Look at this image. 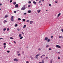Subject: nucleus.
<instances>
[{"label":"nucleus","mask_w":63,"mask_h":63,"mask_svg":"<svg viewBox=\"0 0 63 63\" xmlns=\"http://www.w3.org/2000/svg\"><path fill=\"white\" fill-rule=\"evenodd\" d=\"M56 47H58V48H61L60 46L58 45H56Z\"/></svg>","instance_id":"f257e3e1"},{"label":"nucleus","mask_w":63,"mask_h":63,"mask_svg":"<svg viewBox=\"0 0 63 63\" xmlns=\"http://www.w3.org/2000/svg\"><path fill=\"white\" fill-rule=\"evenodd\" d=\"M26 9L25 7H22L21 9V10L23 11L24 10Z\"/></svg>","instance_id":"f03ea898"},{"label":"nucleus","mask_w":63,"mask_h":63,"mask_svg":"<svg viewBox=\"0 0 63 63\" xmlns=\"http://www.w3.org/2000/svg\"><path fill=\"white\" fill-rule=\"evenodd\" d=\"M14 61H18V60L17 59L15 58L14 60Z\"/></svg>","instance_id":"7ed1b4c3"},{"label":"nucleus","mask_w":63,"mask_h":63,"mask_svg":"<svg viewBox=\"0 0 63 63\" xmlns=\"http://www.w3.org/2000/svg\"><path fill=\"white\" fill-rule=\"evenodd\" d=\"M41 11L40 10H37V12H38V13H39Z\"/></svg>","instance_id":"20e7f679"},{"label":"nucleus","mask_w":63,"mask_h":63,"mask_svg":"<svg viewBox=\"0 0 63 63\" xmlns=\"http://www.w3.org/2000/svg\"><path fill=\"white\" fill-rule=\"evenodd\" d=\"M47 40H48V38L47 37H45V41H47Z\"/></svg>","instance_id":"39448f33"},{"label":"nucleus","mask_w":63,"mask_h":63,"mask_svg":"<svg viewBox=\"0 0 63 63\" xmlns=\"http://www.w3.org/2000/svg\"><path fill=\"white\" fill-rule=\"evenodd\" d=\"M18 4H16V5H15V7H18Z\"/></svg>","instance_id":"423d86ee"},{"label":"nucleus","mask_w":63,"mask_h":63,"mask_svg":"<svg viewBox=\"0 0 63 63\" xmlns=\"http://www.w3.org/2000/svg\"><path fill=\"white\" fill-rule=\"evenodd\" d=\"M33 3H34V4H35V5H36V4H37V3H36V2L35 1H34L33 2Z\"/></svg>","instance_id":"0eeeda50"},{"label":"nucleus","mask_w":63,"mask_h":63,"mask_svg":"<svg viewBox=\"0 0 63 63\" xmlns=\"http://www.w3.org/2000/svg\"><path fill=\"white\" fill-rule=\"evenodd\" d=\"M60 15H61V13H59V14H58V16H57L58 17H59V16H60Z\"/></svg>","instance_id":"6e6552de"},{"label":"nucleus","mask_w":63,"mask_h":63,"mask_svg":"<svg viewBox=\"0 0 63 63\" xmlns=\"http://www.w3.org/2000/svg\"><path fill=\"white\" fill-rule=\"evenodd\" d=\"M32 23H33V21H31L30 22V24H32Z\"/></svg>","instance_id":"1a4fd4ad"},{"label":"nucleus","mask_w":63,"mask_h":63,"mask_svg":"<svg viewBox=\"0 0 63 63\" xmlns=\"http://www.w3.org/2000/svg\"><path fill=\"white\" fill-rule=\"evenodd\" d=\"M19 36L20 38L21 37V35L20 34H19Z\"/></svg>","instance_id":"9d476101"},{"label":"nucleus","mask_w":63,"mask_h":63,"mask_svg":"<svg viewBox=\"0 0 63 63\" xmlns=\"http://www.w3.org/2000/svg\"><path fill=\"white\" fill-rule=\"evenodd\" d=\"M13 4H14V5H16V2H14L13 3Z\"/></svg>","instance_id":"9b49d317"},{"label":"nucleus","mask_w":63,"mask_h":63,"mask_svg":"<svg viewBox=\"0 0 63 63\" xmlns=\"http://www.w3.org/2000/svg\"><path fill=\"white\" fill-rule=\"evenodd\" d=\"M26 25H24V26L23 27V28H25V27H26Z\"/></svg>","instance_id":"f8f14e48"},{"label":"nucleus","mask_w":63,"mask_h":63,"mask_svg":"<svg viewBox=\"0 0 63 63\" xmlns=\"http://www.w3.org/2000/svg\"><path fill=\"white\" fill-rule=\"evenodd\" d=\"M18 20H21V19L20 18H19L18 19Z\"/></svg>","instance_id":"ddd939ff"},{"label":"nucleus","mask_w":63,"mask_h":63,"mask_svg":"<svg viewBox=\"0 0 63 63\" xmlns=\"http://www.w3.org/2000/svg\"><path fill=\"white\" fill-rule=\"evenodd\" d=\"M28 12L29 13H31V11L29 10L28 11Z\"/></svg>","instance_id":"4468645a"},{"label":"nucleus","mask_w":63,"mask_h":63,"mask_svg":"<svg viewBox=\"0 0 63 63\" xmlns=\"http://www.w3.org/2000/svg\"><path fill=\"white\" fill-rule=\"evenodd\" d=\"M23 21H25V19H22Z\"/></svg>","instance_id":"2eb2a0df"},{"label":"nucleus","mask_w":63,"mask_h":63,"mask_svg":"<svg viewBox=\"0 0 63 63\" xmlns=\"http://www.w3.org/2000/svg\"><path fill=\"white\" fill-rule=\"evenodd\" d=\"M26 6V8H27V5H24L23 6V7H25V6Z\"/></svg>","instance_id":"dca6fc26"},{"label":"nucleus","mask_w":63,"mask_h":63,"mask_svg":"<svg viewBox=\"0 0 63 63\" xmlns=\"http://www.w3.org/2000/svg\"><path fill=\"white\" fill-rule=\"evenodd\" d=\"M30 21L29 20H27L26 21L27 22H29Z\"/></svg>","instance_id":"f3484780"},{"label":"nucleus","mask_w":63,"mask_h":63,"mask_svg":"<svg viewBox=\"0 0 63 63\" xmlns=\"http://www.w3.org/2000/svg\"><path fill=\"white\" fill-rule=\"evenodd\" d=\"M49 47V45H47L46 46V47Z\"/></svg>","instance_id":"a211bd4d"},{"label":"nucleus","mask_w":63,"mask_h":63,"mask_svg":"<svg viewBox=\"0 0 63 63\" xmlns=\"http://www.w3.org/2000/svg\"><path fill=\"white\" fill-rule=\"evenodd\" d=\"M47 41L48 42H50V39H48L47 40Z\"/></svg>","instance_id":"6ab92c4d"},{"label":"nucleus","mask_w":63,"mask_h":63,"mask_svg":"<svg viewBox=\"0 0 63 63\" xmlns=\"http://www.w3.org/2000/svg\"><path fill=\"white\" fill-rule=\"evenodd\" d=\"M23 38V37H20V39H22Z\"/></svg>","instance_id":"aec40b11"},{"label":"nucleus","mask_w":63,"mask_h":63,"mask_svg":"<svg viewBox=\"0 0 63 63\" xmlns=\"http://www.w3.org/2000/svg\"><path fill=\"white\" fill-rule=\"evenodd\" d=\"M13 18H14V16H12L11 17V19H13Z\"/></svg>","instance_id":"412c9836"},{"label":"nucleus","mask_w":63,"mask_h":63,"mask_svg":"<svg viewBox=\"0 0 63 63\" xmlns=\"http://www.w3.org/2000/svg\"><path fill=\"white\" fill-rule=\"evenodd\" d=\"M11 21H14V20L13 19H11Z\"/></svg>","instance_id":"4be33fe9"},{"label":"nucleus","mask_w":63,"mask_h":63,"mask_svg":"<svg viewBox=\"0 0 63 63\" xmlns=\"http://www.w3.org/2000/svg\"><path fill=\"white\" fill-rule=\"evenodd\" d=\"M42 63H44V60H42Z\"/></svg>","instance_id":"5701e85b"},{"label":"nucleus","mask_w":63,"mask_h":63,"mask_svg":"<svg viewBox=\"0 0 63 63\" xmlns=\"http://www.w3.org/2000/svg\"><path fill=\"white\" fill-rule=\"evenodd\" d=\"M12 1H13V0H11L10 1V3H12Z\"/></svg>","instance_id":"b1692460"},{"label":"nucleus","mask_w":63,"mask_h":63,"mask_svg":"<svg viewBox=\"0 0 63 63\" xmlns=\"http://www.w3.org/2000/svg\"><path fill=\"white\" fill-rule=\"evenodd\" d=\"M17 55L18 56H19L20 55V54L19 53Z\"/></svg>","instance_id":"393cba45"},{"label":"nucleus","mask_w":63,"mask_h":63,"mask_svg":"<svg viewBox=\"0 0 63 63\" xmlns=\"http://www.w3.org/2000/svg\"><path fill=\"white\" fill-rule=\"evenodd\" d=\"M29 4H31V2L30 1H29Z\"/></svg>","instance_id":"a878e982"},{"label":"nucleus","mask_w":63,"mask_h":63,"mask_svg":"<svg viewBox=\"0 0 63 63\" xmlns=\"http://www.w3.org/2000/svg\"><path fill=\"white\" fill-rule=\"evenodd\" d=\"M6 30V28H4L3 29V31H5Z\"/></svg>","instance_id":"bb28decb"},{"label":"nucleus","mask_w":63,"mask_h":63,"mask_svg":"<svg viewBox=\"0 0 63 63\" xmlns=\"http://www.w3.org/2000/svg\"><path fill=\"white\" fill-rule=\"evenodd\" d=\"M10 39H12H12H13V37H10Z\"/></svg>","instance_id":"cd10ccee"},{"label":"nucleus","mask_w":63,"mask_h":63,"mask_svg":"<svg viewBox=\"0 0 63 63\" xmlns=\"http://www.w3.org/2000/svg\"><path fill=\"white\" fill-rule=\"evenodd\" d=\"M51 48H49V50H51Z\"/></svg>","instance_id":"c85d7f7f"},{"label":"nucleus","mask_w":63,"mask_h":63,"mask_svg":"<svg viewBox=\"0 0 63 63\" xmlns=\"http://www.w3.org/2000/svg\"><path fill=\"white\" fill-rule=\"evenodd\" d=\"M37 55L38 56H39V55H41V54H37Z\"/></svg>","instance_id":"c756f323"},{"label":"nucleus","mask_w":63,"mask_h":63,"mask_svg":"<svg viewBox=\"0 0 63 63\" xmlns=\"http://www.w3.org/2000/svg\"><path fill=\"white\" fill-rule=\"evenodd\" d=\"M7 52L8 53H9V52H10V51H7Z\"/></svg>","instance_id":"7c9ffc66"},{"label":"nucleus","mask_w":63,"mask_h":63,"mask_svg":"<svg viewBox=\"0 0 63 63\" xmlns=\"http://www.w3.org/2000/svg\"><path fill=\"white\" fill-rule=\"evenodd\" d=\"M15 27H16V26H17V24H16L15 25Z\"/></svg>","instance_id":"2f4dec72"},{"label":"nucleus","mask_w":63,"mask_h":63,"mask_svg":"<svg viewBox=\"0 0 63 63\" xmlns=\"http://www.w3.org/2000/svg\"><path fill=\"white\" fill-rule=\"evenodd\" d=\"M58 59H60V57H58Z\"/></svg>","instance_id":"473e14b6"},{"label":"nucleus","mask_w":63,"mask_h":63,"mask_svg":"<svg viewBox=\"0 0 63 63\" xmlns=\"http://www.w3.org/2000/svg\"><path fill=\"white\" fill-rule=\"evenodd\" d=\"M6 45V43H4L3 44V45H4V46H5Z\"/></svg>","instance_id":"72a5a7b5"},{"label":"nucleus","mask_w":63,"mask_h":63,"mask_svg":"<svg viewBox=\"0 0 63 63\" xmlns=\"http://www.w3.org/2000/svg\"><path fill=\"white\" fill-rule=\"evenodd\" d=\"M62 37V36H60L59 37V38H61Z\"/></svg>","instance_id":"f704fd0d"},{"label":"nucleus","mask_w":63,"mask_h":63,"mask_svg":"<svg viewBox=\"0 0 63 63\" xmlns=\"http://www.w3.org/2000/svg\"><path fill=\"white\" fill-rule=\"evenodd\" d=\"M7 31H9V28H7Z\"/></svg>","instance_id":"c9c22d12"},{"label":"nucleus","mask_w":63,"mask_h":63,"mask_svg":"<svg viewBox=\"0 0 63 63\" xmlns=\"http://www.w3.org/2000/svg\"><path fill=\"white\" fill-rule=\"evenodd\" d=\"M31 7V5H29L28 6V7Z\"/></svg>","instance_id":"e433bc0d"},{"label":"nucleus","mask_w":63,"mask_h":63,"mask_svg":"<svg viewBox=\"0 0 63 63\" xmlns=\"http://www.w3.org/2000/svg\"><path fill=\"white\" fill-rule=\"evenodd\" d=\"M50 62L51 63H52V60Z\"/></svg>","instance_id":"4c0bfd02"},{"label":"nucleus","mask_w":63,"mask_h":63,"mask_svg":"<svg viewBox=\"0 0 63 63\" xmlns=\"http://www.w3.org/2000/svg\"><path fill=\"white\" fill-rule=\"evenodd\" d=\"M17 53H19V51H17Z\"/></svg>","instance_id":"58836bf2"},{"label":"nucleus","mask_w":63,"mask_h":63,"mask_svg":"<svg viewBox=\"0 0 63 63\" xmlns=\"http://www.w3.org/2000/svg\"><path fill=\"white\" fill-rule=\"evenodd\" d=\"M21 33L22 34H23V35H24V33L23 32H22Z\"/></svg>","instance_id":"ea45409f"},{"label":"nucleus","mask_w":63,"mask_h":63,"mask_svg":"<svg viewBox=\"0 0 63 63\" xmlns=\"http://www.w3.org/2000/svg\"><path fill=\"white\" fill-rule=\"evenodd\" d=\"M14 13H16V11H14Z\"/></svg>","instance_id":"a19ab883"},{"label":"nucleus","mask_w":63,"mask_h":63,"mask_svg":"<svg viewBox=\"0 0 63 63\" xmlns=\"http://www.w3.org/2000/svg\"><path fill=\"white\" fill-rule=\"evenodd\" d=\"M4 21H5V22H7V21H6V20H4Z\"/></svg>","instance_id":"79ce46f5"},{"label":"nucleus","mask_w":63,"mask_h":63,"mask_svg":"<svg viewBox=\"0 0 63 63\" xmlns=\"http://www.w3.org/2000/svg\"><path fill=\"white\" fill-rule=\"evenodd\" d=\"M14 42L15 44H16V41H14Z\"/></svg>","instance_id":"37998d69"},{"label":"nucleus","mask_w":63,"mask_h":63,"mask_svg":"<svg viewBox=\"0 0 63 63\" xmlns=\"http://www.w3.org/2000/svg\"><path fill=\"white\" fill-rule=\"evenodd\" d=\"M5 17H8V16H7V15H6L5 16Z\"/></svg>","instance_id":"c03bdc74"},{"label":"nucleus","mask_w":63,"mask_h":63,"mask_svg":"<svg viewBox=\"0 0 63 63\" xmlns=\"http://www.w3.org/2000/svg\"><path fill=\"white\" fill-rule=\"evenodd\" d=\"M26 63H29V62H28V61H27L26 62Z\"/></svg>","instance_id":"a18cd8bd"},{"label":"nucleus","mask_w":63,"mask_h":63,"mask_svg":"<svg viewBox=\"0 0 63 63\" xmlns=\"http://www.w3.org/2000/svg\"><path fill=\"white\" fill-rule=\"evenodd\" d=\"M41 0L39 2V3H41Z\"/></svg>","instance_id":"49530a36"},{"label":"nucleus","mask_w":63,"mask_h":63,"mask_svg":"<svg viewBox=\"0 0 63 63\" xmlns=\"http://www.w3.org/2000/svg\"><path fill=\"white\" fill-rule=\"evenodd\" d=\"M57 2H58L57 1H55L56 3H57Z\"/></svg>","instance_id":"de8ad7c7"},{"label":"nucleus","mask_w":63,"mask_h":63,"mask_svg":"<svg viewBox=\"0 0 63 63\" xmlns=\"http://www.w3.org/2000/svg\"><path fill=\"white\" fill-rule=\"evenodd\" d=\"M2 39H3V38H0V40H2Z\"/></svg>","instance_id":"09e8293b"},{"label":"nucleus","mask_w":63,"mask_h":63,"mask_svg":"<svg viewBox=\"0 0 63 63\" xmlns=\"http://www.w3.org/2000/svg\"><path fill=\"white\" fill-rule=\"evenodd\" d=\"M51 38L52 39V38H53V36H52L51 37Z\"/></svg>","instance_id":"8fccbe9b"},{"label":"nucleus","mask_w":63,"mask_h":63,"mask_svg":"<svg viewBox=\"0 0 63 63\" xmlns=\"http://www.w3.org/2000/svg\"><path fill=\"white\" fill-rule=\"evenodd\" d=\"M49 6H51V4H49Z\"/></svg>","instance_id":"3c124183"},{"label":"nucleus","mask_w":63,"mask_h":63,"mask_svg":"<svg viewBox=\"0 0 63 63\" xmlns=\"http://www.w3.org/2000/svg\"><path fill=\"white\" fill-rule=\"evenodd\" d=\"M42 56H45V55H42Z\"/></svg>","instance_id":"603ef678"},{"label":"nucleus","mask_w":63,"mask_h":63,"mask_svg":"<svg viewBox=\"0 0 63 63\" xmlns=\"http://www.w3.org/2000/svg\"><path fill=\"white\" fill-rule=\"evenodd\" d=\"M24 15H26V13H24Z\"/></svg>","instance_id":"864d4df0"},{"label":"nucleus","mask_w":63,"mask_h":63,"mask_svg":"<svg viewBox=\"0 0 63 63\" xmlns=\"http://www.w3.org/2000/svg\"><path fill=\"white\" fill-rule=\"evenodd\" d=\"M18 31H19V30H19V29H17Z\"/></svg>","instance_id":"5fc2aeb1"},{"label":"nucleus","mask_w":63,"mask_h":63,"mask_svg":"<svg viewBox=\"0 0 63 63\" xmlns=\"http://www.w3.org/2000/svg\"><path fill=\"white\" fill-rule=\"evenodd\" d=\"M36 56L37 57H38V56H38V55H36Z\"/></svg>","instance_id":"6e6d98bb"},{"label":"nucleus","mask_w":63,"mask_h":63,"mask_svg":"<svg viewBox=\"0 0 63 63\" xmlns=\"http://www.w3.org/2000/svg\"><path fill=\"white\" fill-rule=\"evenodd\" d=\"M39 50H41V48H40L38 49Z\"/></svg>","instance_id":"4d7b16f0"},{"label":"nucleus","mask_w":63,"mask_h":63,"mask_svg":"<svg viewBox=\"0 0 63 63\" xmlns=\"http://www.w3.org/2000/svg\"><path fill=\"white\" fill-rule=\"evenodd\" d=\"M22 53L23 54H24V51H23L22 52Z\"/></svg>","instance_id":"13d9d810"},{"label":"nucleus","mask_w":63,"mask_h":63,"mask_svg":"<svg viewBox=\"0 0 63 63\" xmlns=\"http://www.w3.org/2000/svg\"><path fill=\"white\" fill-rule=\"evenodd\" d=\"M4 48H5V47H6V46H4Z\"/></svg>","instance_id":"bf43d9fd"},{"label":"nucleus","mask_w":63,"mask_h":63,"mask_svg":"<svg viewBox=\"0 0 63 63\" xmlns=\"http://www.w3.org/2000/svg\"><path fill=\"white\" fill-rule=\"evenodd\" d=\"M61 31H62V32H63V29H62L61 30Z\"/></svg>","instance_id":"052dcab7"},{"label":"nucleus","mask_w":63,"mask_h":63,"mask_svg":"<svg viewBox=\"0 0 63 63\" xmlns=\"http://www.w3.org/2000/svg\"><path fill=\"white\" fill-rule=\"evenodd\" d=\"M46 58L47 59V58H48V57H46Z\"/></svg>","instance_id":"680f3d73"},{"label":"nucleus","mask_w":63,"mask_h":63,"mask_svg":"<svg viewBox=\"0 0 63 63\" xmlns=\"http://www.w3.org/2000/svg\"><path fill=\"white\" fill-rule=\"evenodd\" d=\"M2 5V4L0 3V6H1Z\"/></svg>","instance_id":"e2e57ef3"},{"label":"nucleus","mask_w":63,"mask_h":63,"mask_svg":"<svg viewBox=\"0 0 63 63\" xmlns=\"http://www.w3.org/2000/svg\"><path fill=\"white\" fill-rule=\"evenodd\" d=\"M42 2H44V0H42Z\"/></svg>","instance_id":"0e129e2a"},{"label":"nucleus","mask_w":63,"mask_h":63,"mask_svg":"<svg viewBox=\"0 0 63 63\" xmlns=\"http://www.w3.org/2000/svg\"><path fill=\"white\" fill-rule=\"evenodd\" d=\"M42 57H43L42 56L41 57V58H42Z\"/></svg>","instance_id":"69168bd1"},{"label":"nucleus","mask_w":63,"mask_h":63,"mask_svg":"<svg viewBox=\"0 0 63 63\" xmlns=\"http://www.w3.org/2000/svg\"><path fill=\"white\" fill-rule=\"evenodd\" d=\"M36 58H38V57H37L36 56Z\"/></svg>","instance_id":"338daca9"},{"label":"nucleus","mask_w":63,"mask_h":63,"mask_svg":"<svg viewBox=\"0 0 63 63\" xmlns=\"http://www.w3.org/2000/svg\"><path fill=\"white\" fill-rule=\"evenodd\" d=\"M39 63H42V62H40Z\"/></svg>","instance_id":"774afa93"}]
</instances>
